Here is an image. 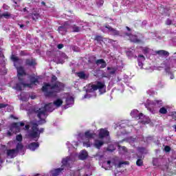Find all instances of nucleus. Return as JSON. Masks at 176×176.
<instances>
[{
	"instance_id": "obj_14",
	"label": "nucleus",
	"mask_w": 176,
	"mask_h": 176,
	"mask_svg": "<svg viewBox=\"0 0 176 176\" xmlns=\"http://www.w3.org/2000/svg\"><path fill=\"white\" fill-rule=\"evenodd\" d=\"M126 35L129 36V39L131 42H135V43H140V42H141V40L135 35L130 34H126Z\"/></svg>"
},
{
	"instance_id": "obj_16",
	"label": "nucleus",
	"mask_w": 176,
	"mask_h": 176,
	"mask_svg": "<svg viewBox=\"0 0 176 176\" xmlns=\"http://www.w3.org/2000/svg\"><path fill=\"white\" fill-rule=\"evenodd\" d=\"M96 65L100 68H105L107 67V62L104 59H98L96 61Z\"/></svg>"
},
{
	"instance_id": "obj_50",
	"label": "nucleus",
	"mask_w": 176,
	"mask_h": 176,
	"mask_svg": "<svg viewBox=\"0 0 176 176\" xmlns=\"http://www.w3.org/2000/svg\"><path fill=\"white\" fill-rule=\"evenodd\" d=\"M173 119L176 120V112L173 113Z\"/></svg>"
},
{
	"instance_id": "obj_49",
	"label": "nucleus",
	"mask_w": 176,
	"mask_h": 176,
	"mask_svg": "<svg viewBox=\"0 0 176 176\" xmlns=\"http://www.w3.org/2000/svg\"><path fill=\"white\" fill-rule=\"evenodd\" d=\"M151 122V120L148 119L146 121H143V123H149Z\"/></svg>"
},
{
	"instance_id": "obj_60",
	"label": "nucleus",
	"mask_w": 176,
	"mask_h": 176,
	"mask_svg": "<svg viewBox=\"0 0 176 176\" xmlns=\"http://www.w3.org/2000/svg\"><path fill=\"white\" fill-rule=\"evenodd\" d=\"M30 98H31L32 100H34V98H35V97H34V96H31Z\"/></svg>"
},
{
	"instance_id": "obj_1",
	"label": "nucleus",
	"mask_w": 176,
	"mask_h": 176,
	"mask_svg": "<svg viewBox=\"0 0 176 176\" xmlns=\"http://www.w3.org/2000/svg\"><path fill=\"white\" fill-rule=\"evenodd\" d=\"M17 70V76L18 79L19 80V83H16V86L14 87V89L15 90H17L18 91H21L23 90V88L24 87H32L34 85H36V83H39V76H30V83L27 84L24 82V79L26 76L27 73L25 72V70H24V67H16Z\"/></svg>"
},
{
	"instance_id": "obj_38",
	"label": "nucleus",
	"mask_w": 176,
	"mask_h": 176,
	"mask_svg": "<svg viewBox=\"0 0 176 176\" xmlns=\"http://www.w3.org/2000/svg\"><path fill=\"white\" fill-rule=\"evenodd\" d=\"M16 141H19V142L23 141V136H21V135H16Z\"/></svg>"
},
{
	"instance_id": "obj_36",
	"label": "nucleus",
	"mask_w": 176,
	"mask_h": 176,
	"mask_svg": "<svg viewBox=\"0 0 176 176\" xmlns=\"http://www.w3.org/2000/svg\"><path fill=\"white\" fill-rule=\"evenodd\" d=\"M95 41H98V42H101V41H102V36H96V38H95Z\"/></svg>"
},
{
	"instance_id": "obj_2",
	"label": "nucleus",
	"mask_w": 176,
	"mask_h": 176,
	"mask_svg": "<svg viewBox=\"0 0 176 176\" xmlns=\"http://www.w3.org/2000/svg\"><path fill=\"white\" fill-rule=\"evenodd\" d=\"M42 90L47 97H55L57 93L64 90V84L58 81L52 85L47 83L43 87Z\"/></svg>"
},
{
	"instance_id": "obj_27",
	"label": "nucleus",
	"mask_w": 176,
	"mask_h": 176,
	"mask_svg": "<svg viewBox=\"0 0 176 176\" xmlns=\"http://www.w3.org/2000/svg\"><path fill=\"white\" fill-rule=\"evenodd\" d=\"M10 16H11L10 13L5 12L2 14H0V19H2V17H4L5 19H10Z\"/></svg>"
},
{
	"instance_id": "obj_3",
	"label": "nucleus",
	"mask_w": 176,
	"mask_h": 176,
	"mask_svg": "<svg viewBox=\"0 0 176 176\" xmlns=\"http://www.w3.org/2000/svg\"><path fill=\"white\" fill-rule=\"evenodd\" d=\"M54 111V106L53 103L45 104L44 107L40 108L38 110L35 109L34 112L36 113L39 119L38 124H45L46 123V118H47V112H53Z\"/></svg>"
},
{
	"instance_id": "obj_45",
	"label": "nucleus",
	"mask_w": 176,
	"mask_h": 176,
	"mask_svg": "<svg viewBox=\"0 0 176 176\" xmlns=\"http://www.w3.org/2000/svg\"><path fill=\"white\" fill-rule=\"evenodd\" d=\"M52 82L57 80V78L56 77V76H52Z\"/></svg>"
},
{
	"instance_id": "obj_52",
	"label": "nucleus",
	"mask_w": 176,
	"mask_h": 176,
	"mask_svg": "<svg viewBox=\"0 0 176 176\" xmlns=\"http://www.w3.org/2000/svg\"><path fill=\"white\" fill-rule=\"evenodd\" d=\"M41 5H43V6H45V5H46V3H45V1H42Z\"/></svg>"
},
{
	"instance_id": "obj_42",
	"label": "nucleus",
	"mask_w": 176,
	"mask_h": 176,
	"mask_svg": "<svg viewBox=\"0 0 176 176\" xmlns=\"http://www.w3.org/2000/svg\"><path fill=\"white\" fill-rule=\"evenodd\" d=\"M154 103L157 104L158 105H161L162 100H155Z\"/></svg>"
},
{
	"instance_id": "obj_37",
	"label": "nucleus",
	"mask_w": 176,
	"mask_h": 176,
	"mask_svg": "<svg viewBox=\"0 0 176 176\" xmlns=\"http://www.w3.org/2000/svg\"><path fill=\"white\" fill-rule=\"evenodd\" d=\"M66 145L67 146V148H69V151H70L72 149V148L74 147V144H69V142H67L66 143Z\"/></svg>"
},
{
	"instance_id": "obj_63",
	"label": "nucleus",
	"mask_w": 176,
	"mask_h": 176,
	"mask_svg": "<svg viewBox=\"0 0 176 176\" xmlns=\"http://www.w3.org/2000/svg\"><path fill=\"white\" fill-rule=\"evenodd\" d=\"M2 161L1 160V159H0V163Z\"/></svg>"
},
{
	"instance_id": "obj_26",
	"label": "nucleus",
	"mask_w": 176,
	"mask_h": 176,
	"mask_svg": "<svg viewBox=\"0 0 176 176\" xmlns=\"http://www.w3.org/2000/svg\"><path fill=\"white\" fill-rule=\"evenodd\" d=\"M165 70L166 72H168L170 79H174V75H173L171 73H170V67L167 65L165 66Z\"/></svg>"
},
{
	"instance_id": "obj_11",
	"label": "nucleus",
	"mask_w": 176,
	"mask_h": 176,
	"mask_svg": "<svg viewBox=\"0 0 176 176\" xmlns=\"http://www.w3.org/2000/svg\"><path fill=\"white\" fill-rule=\"evenodd\" d=\"M96 137V133L91 131H87L85 133L84 138H87V140H92Z\"/></svg>"
},
{
	"instance_id": "obj_19",
	"label": "nucleus",
	"mask_w": 176,
	"mask_h": 176,
	"mask_svg": "<svg viewBox=\"0 0 176 176\" xmlns=\"http://www.w3.org/2000/svg\"><path fill=\"white\" fill-rule=\"evenodd\" d=\"M138 61L139 67H140V68H142V66L144 65L142 61H145V56H144L143 55H139L138 58Z\"/></svg>"
},
{
	"instance_id": "obj_29",
	"label": "nucleus",
	"mask_w": 176,
	"mask_h": 176,
	"mask_svg": "<svg viewBox=\"0 0 176 176\" xmlns=\"http://www.w3.org/2000/svg\"><path fill=\"white\" fill-rule=\"evenodd\" d=\"M77 75L80 79H86V74H85V72L78 73Z\"/></svg>"
},
{
	"instance_id": "obj_8",
	"label": "nucleus",
	"mask_w": 176,
	"mask_h": 176,
	"mask_svg": "<svg viewBox=\"0 0 176 176\" xmlns=\"http://www.w3.org/2000/svg\"><path fill=\"white\" fill-rule=\"evenodd\" d=\"M102 31H103V32H108L110 35H119V31L112 28V27L109 25L103 27Z\"/></svg>"
},
{
	"instance_id": "obj_31",
	"label": "nucleus",
	"mask_w": 176,
	"mask_h": 176,
	"mask_svg": "<svg viewBox=\"0 0 176 176\" xmlns=\"http://www.w3.org/2000/svg\"><path fill=\"white\" fill-rule=\"evenodd\" d=\"M32 17L33 20H38L39 19V14L38 13L32 14Z\"/></svg>"
},
{
	"instance_id": "obj_39",
	"label": "nucleus",
	"mask_w": 176,
	"mask_h": 176,
	"mask_svg": "<svg viewBox=\"0 0 176 176\" xmlns=\"http://www.w3.org/2000/svg\"><path fill=\"white\" fill-rule=\"evenodd\" d=\"M171 23H173L171 19H167L166 21V25H171Z\"/></svg>"
},
{
	"instance_id": "obj_22",
	"label": "nucleus",
	"mask_w": 176,
	"mask_h": 176,
	"mask_svg": "<svg viewBox=\"0 0 176 176\" xmlns=\"http://www.w3.org/2000/svg\"><path fill=\"white\" fill-rule=\"evenodd\" d=\"M26 65H30V67H32L36 64L35 62V60L34 59H27L25 62Z\"/></svg>"
},
{
	"instance_id": "obj_13",
	"label": "nucleus",
	"mask_w": 176,
	"mask_h": 176,
	"mask_svg": "<svg viewBox=\"0 0 176 176\" xmlns=\"http://www.w3.org/2000/svg\"><path fill=\"white\" fill-rule=\"evenodd\" d=\"M109 132L107 129H101L99 131V138H104V137H108Z\"/></svg>"
},
{
	"instance_id": "obj_46",
	"label": "nucleus",
	"mask_w": 176,
	"mask_h": 176,
	"mask_svg": "<svg viewBox=\"0 0 176 176\" xmlns=\"http://www.w3.org/2000/svg\"><path fill=\"white\" fill-rule=\"evenodd\" d=\"M144 53H148V52H149V48H148V47H144Z\"/></svg>"
},
{
	"instance_id": "obj_25",
	"label": "nucleus",
	"mask_w": 176,
	"mask_h": 176,
	"mask_svg": "<svg viewBox=\"0 0 176 176\" xmlns=\"http://www.w3.org/2000/svg\"><path fill=\"white\" fill-rule=\"evenodd\" d=\"M103 166L106 167L105 170H111V161L104 162Z\"/></svg>"
},
{
	"instance_id": "obj_64",
	"label": "nucleus",
	"mask_w": 176,
	"mask_h": 176,
	"mask_svg": "<svg viewBox=\"0 0 176 176\" xmlns=\"http://www.w3.org/2000/svg\"><path fill=\"white\" fill-rule=\"evenodd\" d=\"M24 11H25V8H24Z\"/></svg>"
},
{
	"instance_id": "obj_40",
	"label": "nucleus",
	"mask_w": 176,
	"mask_h": 176,
	"mask_svg": "<svg viewBox=\"0 0 176 176\" xmlns=\"http://www.w3.org/2000/svg\"><path fill=\"white\" fill-rule=\"evenodd\" d=\"M170 149H171V148H170V146H165V148H164L165 152H170Z\"/></svg>"
},
{
	"instance_id": "obj_32",
	"label": "nucleus",
	"mask_w": 176,
	"mask_h": 176,
	"mask_svg": "<svg viewBox=\"0 0 176 176\" xmlns=\"http://www.w3.org/2000/svg\"><path fill=\"white\" fill-rule=\"evenodd\" d=\"M21 149H23V144L19 143L16 145V148L15 149V151H17V153H19V151H21Z\"/></svg>"
},
{
	"instance_id": "obj_56",
	"label": "nucleus",
	"mask_w": 176,
	"mask_h": 176,
	"mask_svg": "<svg viewBox=\"0 0 176 176\" xmlns=\"http://www.w3.org/2000/svg\"><path fill=\"white\" fill-rule=\"evenodd\" d=\"M8 135H12V133L8 132Z\"/></svg>"
},
{
	"instance_id": "obj_21",
	"label": "nucleus",
	"mask_w": 176,
	"mask_h": 176,
	"mask_svg": "<svg viewBox=\"0 0 176 176\" xmlns=\"http://www.w3.org/2000/svg\"><path fill=\"white\" fill-rule=\"evenodd\" d=\"M11 58H12V61H14L15 67H16V65H17L18 63H19V64H22L23 63V60H20L19 58V57H17V56H16L14 55H12Z\"/></svg>"
},
{
	"instance_id": "obj_34",
	"label": "nucleus",
	"mask_w": 176,
	"mask_h": 176,
	"mask_svg": "<svg viewBox=\"0 0 176 176\" xmlns=\"http://www.w3.org/2000/svg\"><path fill=\"white\" fill-rule=\"evenodd\" d=\"M137 166H141L142 164H144V162H142V160L138 159L136 162Z\"/></svg>"
},
{
	"instance_id": "obj_15",
	"label": "nucleus",
	"mask_w": 176,
	"mask_h": 176,
	"mask_svg": "<svg viewBox=\"0 0 176 176\" xmlns=\"http://www.w3.org/2000/svg\"><path fill=\"white\" fill-rule=\"evenodd\" d=\"M88 156L89 154L87 153V151L83 150L79 153L78 159H80V160H85V159H87Z\"/></svg>"
},
{
	"instance_id": "obj_61",
	"label": "nucleus",
	"mask_w": 176,
	"mask_h": 176,
	"mask_svg": "<svg viewBox=\"0 0 176 176\" xmlns=\"http://www.w3.org/2000/svg\"><path fill=\"white\" fill-rule=\"evenodd\" d=\"M150 111L152 112V113H153V111H152L151 109H150Z\"/></svg>"
},
{
	"instance_id": "obj_5",
	"label": "nucleus",
	"mask_w": 176,
	"mask_h": 176,
	"mask_svg": "<svg viewBox=\"0 0 176 176\" xmlns=\"http://www.w3.org/2000/svg\"><path fill=\"white\" fill-rule=\"evenodd\" d=\"M96 90H99L100 94L105 93L106 89L104 82H98L95 85L89 84L87 88V93H93Z\"/></svg>"
},
{
	"instance_id": "obj_41",
	"label": "nucleus",
	"mask_w": 176,
	"mask_h": 176,
	"mask_svg": "<svg viewBox=\"0 0 176 176\" xmlns=\"http://www.w3.org/2000/svg\"><path fill=\"white\" fill-rule=\"evenodd\" d=\"M3 9H4V10H9V7L8 6V5L4 4L3 6Z\"/></svg>"
},
{
	"instance_id": "obj_7",
	"label": "nucleus",
	"mask_w": 176,
	"mask_h": 176,
	"mask_svg": "<svg viewBox=\"0 0 176 176\" xmlns=\"http://www.w3.org/2000/svg\"><path fill=\"white\" fill-rule=\"evenodd\" d=\"M72 23V22H71V21H69L65 22L63 26L59 27L58 29L59 34H61V35H65V32H67V30H68V28H71Z\"/></svg>"
},
{
	"instance_id": "obj_28",
	"label": "nucleus",
	"mask_w": 176,
	"mask_h": 176,
	"mask_svg": "<svg viewBox=\"0 0 176 176\" xmlns=\"http://www.w3.org/2000/svg\"><path fill=\"white\" fill-rule=\"evenodd\" d=\"M108 71L109 72V74L111 75H113V74H115V72H116V68L115 67H107Z\"/></svg>"
},
{
	"instance_id": "obj_10",
	"label": "nucleus",
	"mask_w": 176,
	"mask_h": 176,
	"mask_svg": "<svg viewBox=\"0 0 176 176\" xmlns=\"http://www.w3.org/2000/svg\"><path fill=\"white\" fill-rule=\"evenodd\" d=\"M7 156L10 159H13L17 156V151L16 149H10L7 151Z\"/></svg>"
},
{
	"instance_id": "obj_17",
	"label": "nucleus",
	"mask_w": 176,
	"mask_h": 176,
	"mask_svg": "<svg viewBox=\"0 0 176 176\" xmlns=\"http://www.w3.org/2000/svg\"><path fill=\"white\" fill-rule=\"evenodd\" d=\"M28 148L30 149V151H35V149L39 148V143L38 142H32L30 143L28 146Z\"/></svg>"
},
{
	"instance_id": "obj_59",
	"label": "nucleus",
	"mask_w": 176,
	"mask_h": 176,
	"mask_svg": "<svg viewBox=\"0 0 176 176\" xmlns=\"http://www.w3.org/2000/svg\"><path fill=\"white\" fill-rule=\"evenodd\" d=\"M140 152H144V151H144V148H140Z\"/></svg>"
},
{
	"instance_id": "obj_33",
	"label": "nucleus",
	"mask_w": 176,
	"mask_h": 176,
	"mask_svg": "<svg viewBox=\"0 0 176 176\" xmlns=\"http://www.w3.org/2000/svg\"><path fill=\"white\" fill-rule=\"evenodd\" d=\"M160 113H162L163 115H165V113H167V109H166V108L164 107H162L160 109Z\"/></svg>"
},
{
	"instance_id": "obj_35",
	"label": "nucleus",
	"mask_w": 176,
	"mask_h": 176,
	"mask_svg": "<svg viewBox=\"0 0 176 176\" xmlns=\"http://www.w3.org/2000/svg\"><path fill=\"white\" fill-rule=\"evenodd\" d=\"M122 164H129V162H119V164L117 165V167H118V168H120V167H122Z\"/></svg>"
},
{
	"instance_id": "obj_54",
	"label": "nucleus",
	"mask_w": 176,
	"mask_h": 176,
	"mask_svg": "<svg viewBox=\"0 0 176 176\" xmlns=\"http://www.w3.org/2000/svg\"><path fill=\"white\" fill-rule=\"evenodd\" d=\"M173 129H175V131H176V125H173Z\"/></svg>"
},
{
	"instance_id": "obj_62",
	"label": "nucleus",
	"mask_w": 176,
	"mask_h": 176,
	"mask_svg": "<svg viewBox=\"0 0 176 176\" xmlns=\"http://www.w3.org/2000/svg\"><path fill=\"white\" fill-rule=\"evenodd\" d=\"M108 151H110V152H112V150H111V149H109V148H108Z\"/></svg>"
},
{
	"instance_id": "obj_44",
	"label": "nucleus",
	"mask_w": 176,
	"mask_h": 176,
	"mask_svg": "<svg viewBox=\"0 0 176 176\" xmlns=\"http://www.w3.org/2000/svg\"><path fill=\"white\" fill-rule=\"evenodd\" d=\"M21 98L22 101H28V98H23V94L21 95Z\"/></svg>"
},
{
	"instance_id": "obj_48",
	"label": "nucleus",
	"mask_w": 176,
	"mask_h": 176,
	"mask_svg": "<svg viewBox=\"0 0 176 176\" xmlns=\"http://www.w3.org/2000/svg\"><path fill=\"white\" fill-rule=\"evenodd\" d=\"M28 129H30V125L29 124H26L25 126V130H28Z\"/></svg>"
},
{
	"instance_id": "obj_53",
	"label": "nucleus",
	"mask_w": 176,
	"mask_h": 176,
	"mask_svg": "<svg viewBox=\"0 0 176 176\" xmlns=\"http://www.w3.org/2000/svg\"><path fill=\"white\" fill-rule=\"evenodd\" d=\"M84 98H89V95H85Z\"/></svg>"
},
{
	"instance_id": "obj_47",
	"label": "nucleus",
	"mask_w": 176,
	"mask_h": 176,
	"mask_svg": "<svg viewBox=\"0 0 176 176\" xmlns=\"http://www.w3.org/2000/svg\"><path fill=\"white\" fill-rule=\"evenodd\" d=\"M64 47V45L63 44L58 45V49H63Z\"/></svg>"
},
{
	"instance_id": "obj_4",
	"label": "nucleus",
	"mask_w": 176,
	"mask_h": 176,
	"mask_svg": "<svg viewBox=\"0 0 176 176\" xmlns=\"http://www.w3.org/2000/svg\"><path fill=\"white\" fill-rule=\"evenodd\" d=\"M45 129L43 128L38 129V125L36 124H32V130L28 131V137L32 138L34 141L39 140V136L41 133H43Z\"/></svg>"
},
{
	"instance_id": "obj_18",
	"label": "nucleus",
	"mask_w": 176,
	"mask_h": 176,
	"mask_svg": "<svg viewBox=\"0 0 176 176\" xmlns=\"http://www.w3.org/2000/svg\"><path fill=\"white\" fill-rule=\"evenodd\" d=\"M71 105H74V98L72 97H69L66 99V105L65 108H69Z\"/></svg>"
},
{
	"instance_id": "obj_55",
	"label": "nucleus",
	"mask_w": 176,
	"mask_h": 176,
	"mask_svg": "<svg viewBox=\"0 0 176 176\" xmlns=\"http://www.w3.org/2000/svg\"><path fill=\"white\" fill-rule=\"evenodd\" d=\"M122 149H123L124 151H126V147L122 146Z\"/></svg>"
},
{
	"instance_id": "obj_57",
	"label": "nucleus",
	"mask_w": 176,
	"mask_h": 176,
	"mask_svg": "<svg viewBox=\"0 0 176 176\" xmlns=\"http://www.w3.org/2000/svg\"><path fill=\"white\" fill-rule=\"evenodd\" d=\"M126 30H127L128 31H131L130 28H129V27H126Z\"/></svg>"
},
{
	"instance_id": "obj_24",
	"label": "nucleus",
	"mask_w": 176,
	"mask_h": 176,
	"mask_svg": "<svg viewBox=\"0 0 176 176\" xmlns=\"http://www.w3.org/2000/svg\"><path fill=\"white\" fill-rule=\"evenodd\" d=\"M157 54H159V56H168V52L165 50H160L156 52Z\"/></svg>"
},
{
	"instance_id": "obj_51",
	"label": "nucleus",
	"mask_w": 176,
	"mask_h": 176,
	"mask_svg": "<svg viewBox=\"0 0 176 176\" xmlns=\"http://www.w3.org/2000/svg\"><path fill=\"white\" fill-rule=\"evenodd\" d=\"M73 145H75L76 146H78V143L76 142H74Z\"/></svg>"
},
{
	"instance_id": "obj_6",
	"label": "nucleus",
	"mask_w": 176,
	"mask_h": 176,
	"mask_svg": "<svg viewBox=\"0 0 176 176\" xmlns=\"http://www.w3.org/2000/svg\"><path fill=\"white\" fill-rule=\"evenodd\" d=\"M74 160H75V159L72 158V155H71L70 157H67L66 158H64L62 160L63 166H61V168H58L54 169V170H52L51 171L52 175V176L60 175V173H61V171L64 170V166H67L68 165H69V164L72 163Z\"/></svg>"
},
{
	"instance_id": "obj_58",
	"label": "nucleus",
	"mask_w": 176,
	"mask_h": 176,
	"mask_svg": "<svg viewBox=\"0 0 176 176\" xmlns=\"http://www.w3.org/2000/svg\"><path fill=\"white\" fill-rule=\"evenodd\" d=\"M21 28H23L24 27V25H19Z\"/></svg>"
},
{
	"instance_id": "obj_30",
	"label": "nucleus",
	"mask_w": 176,
	"mask_h": 176,
	"mask_svg": "<svg viewBox=\"0 0 176 176\" xmlns=\"http://www.w3.org/2000/svg\"><path fill=\"white\" fill-rule=\"evenodd\" d=\"M73 32H79L80 31V28L74 25L72 26Z\"/></svg>"
},
{
	"instance_id": "obj_23",
	"label": "nucleus",
	"mask_w": 176,
	"mask_h": 176,
	"mask_svg": "<svg viewBox=\"0 0 176 176\" xmlns=\"http://www.w3.org/2000/svg\"><path fill=\"white\" fill-rule=\"evenodd\" d=\"M54 105H55V107H57V108H58V107H61V105H63V100L57 99L54 102Z\"/></svg>"
},
{
	"instance_id": "obj_9",
	"label": "nucleus",
	"mask_w": 176,
	"mask_h": 176,
	"mask_svg": "<svg viewBox=\"0 0 176 176\" xmlns=\"http://www.w3.org/2000/svg\"><path fill=\"white\" fill-rule=\"evenodd\" d=\"M25 123L24 122H15L12 124L11 131L12 133H19L20 131V126L23 127Z\"/></svg>"
},
{
	"instance_id": "obj_20",
	"label": "nucleus",
	"mask_w": 176,
	"mask_h": 176,
	"mask_svg": "<svg viewBox=\"0 0 176 176\" xmlns=\"http://www.w3.org/2000/svg\"><path fill=\"white\" fill-rule=\"evenodd\" d=\"M104 145V142L100 140H96L94 142V146L98 149H100Z\"/></svg>"
},
{
	"instance_id": "obj_12",
	"label": "nucleus",
	"mask_w": 176,
	"mask_h": 176,
	"mask_svg": "<svg viewBox=\"0 0 176 176\" xmlns=\"http://www.w3.org/2000/svg\"><path fill=\"white\" fill-rule=\"evenodd\" d=\"M131 116H132V118H139V119H142V118L144 117V115L142 113H138V110H133L131 112Z\"/></svg>"
},
{
	"instance_id": "obj_43",
	"label": "nucleus",
	"mask_w": 176,
	"mask_h": 176,
	"mask_svg": "<svg viewBox=\"0 0 176 176\" xmlns=\"http://www.w3.org/2000/svg\"><path fill=\"white\" fill-rule=\"evenodd\" d=\"M6 105H7V104H6L1 103V104H0V109L6 108Z\"/></svg>"
}]
</instances>
